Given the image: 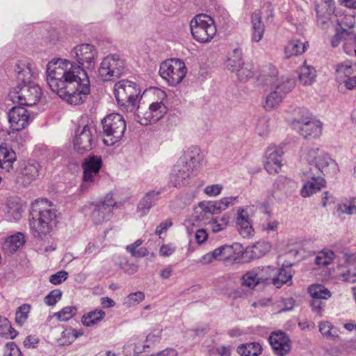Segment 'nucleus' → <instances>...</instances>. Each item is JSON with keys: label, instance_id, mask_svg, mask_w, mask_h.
Segmentation results:
<instances>
[{"label": "nucleus", "instance_id": "nucleus-17", "mask_svg": "<svg viewBox=\"0 0 356 356\" xmlns=\"http://www.w3.org/2000/svg\"><path fill=\"white\" fill-rule=\"evenodd\" d=\"M10 128L13 131H20L29 124L30 115L28 111L22 106L13 107L8 113Z\"/></svg>", "mask_w": 356, "mask_h": 356}, {"label": "nucleus", "instance_id": "nucleus-56", "mask_svg": "<svg viewBox=\"0 0 356 356\" xmlns=\"http://www.w3.org/2000/svg\"><path fill=\"white\" fill-rule=\"evenodd\" d=\"M6 347L9 353H5L4 356H22L20 350L15 343H8Z\"/></svg>", "mask_w": 356, "mask_h": 356}, {"label": "nucleus", "instance_id": "nucleus-8", "mask_svg": "<svg viewBox=\"0 0 356 356\" xmlns=\"http://www.w3.org/2000/svg\"><path fill=\"white\" fill-rule=\"evenodd\" d=\"M167 111L162 101L152 102L148 108L140 104L135 111V119L140 124L147 126L159 121L166 114Z\"/></svg>", "mask_w": 356, "mask_h": 356}, {"label": "nucleus", "instance_id": "nucleus-55", "mask_svg": "<svg viewBox=\"0 0 356 356\" xmlns=\"http://www.w3.org/2000/svg\"><path fill=\"white\" fill-rule=\"evenodd\" d=\"M66 334H70V339L68 341H65V343H72L77 337L81 336L83 334V332L81 330H76L74 329L70 328L68 330H65L63 332V335L65 336Z\"/></svg>", "mask_w": 356, "mask_h": 356}, {"label": "nucleus", "instance_id": "nucleus-27", "mask_svg": "<svg viewBox=\"0 0 356 356\" xmlns=\"http://www.w3.org/2000/svg\"><path fill=\"white\" fill-rule=\"evenodd\" d=\"M293 274L291 269V265L284 268V266L277 269L275 268V274L272 277V283L277 287L280 288L283 284H292L291 279Z\"/></svg>", "mask_w": 356, "mask_h": 356}, {"label": "nucleus", "instance_id": "nucleus-48", "mask_svg": "<svg viewBox=\"0 0 356 356\" xmlns=\"http://www.w3.org/2000/svg\"><path fill=\"white\" fill-rule=\"evenodd\" d=\"M236 72L237 76L241 81H245L253 75L250 64H243Z\"/></svg>", "mask_w": 356, "mask_h": 356}, {"label": "nucleus", "instance_id": "nucleus-42", "mask_svg": "<svg viewBox=\"0 0 356 356\" xmlns=\"http://www.w3.org/2000/svg\"><path fill=\"white\" fill-rule=\"evenodd\" d=\"M257 275H258L257 274L254 268L247 272L242 277V284L250 289H253L255 286L260 283L259 279H257L258 277Z\"/></svg>", "mask_w": 356, "mask_h": 356}, {"label": "nucleus", "instance_id": "nucleus-51", "mask_svg": "<svg viewBox=\"0 0 356 356\" xmlns=\"http://www.w3.org/2000/svg\"><path fill=\"white\" fill-rule=\"evenodd\" d=\"M127 299L129 305H138L145 299V294L142 291H136L129 294Z\"/></svg>", "mask_w": 356, "mask_h": 356}, {"label": "nucleus", "instance_id": "nucleus-41", "mask_svg": "<svg viewBox=\"0 0 356 356\" xmlns=\"http://www.w3.org/2000/svg\"><path fill=\"white\" fill-rule=\"evenodd\" d=\"M318 327L320 332L327 338H337L339 337L338 329L330 322H321Z\"/></svg>", "mask_w": 356, "mask_h": 356}, {"label": "nucleus", "instance_id": "nucleus-9", "mask_svg": "<svg viewBox=\"0 0 356 356\" xmlns=\"http://www.w3.org/2000/svg\"><path fill=\"white\" fill-rule=\"evenodd\" d=\"M294 86V82L288 76H282L276 79L273 84V90L267 95L264 108L266 111L277 107Z\"/></svg>", "mask_w": 356, "mask_h": 356}, {"label": "nucleus", "instance_id": "nucleus-58", "mask_svg": "<svg viewBox=\"0 0 356 356\" xmlns=\"http://www.w3.org/2000/svg\"><path fill=\"white\" fill-rule=\"evenodd\" d=\"M207 225L212 232L215 233L219 232L225 229L224 227V225H222L217 218H213Z\"/></svg>", "mask_w": 356, "mask_h": 356}, {"label": "nucleus", "instance_id": "nucleus-36", "mask_svg": "<svg viewBox=\"0 0 356 356\" xmlns=\"http://www.w3.org/2000/svg\"><path fill=\"white\" fill-rule=\"evenodd\" d=\"M299 81L305 86L311 85L315 80L316 70L314 67L304 64L299 70Z\"/></svg>", "mask_w": 356, "mask_h": 356}, {"label": "nucleus", "instance_id": "nucleus-13", "mask_svg": "<svg viewBox=\"0 0 356 356\" xmlns=\"http://www.w3.org/2000/svg\"><path fill=\"white\" fill-rule=\"evenodd\" d=\"M300 158L302 161H305L309 164L311 167H313L316 161L318 166H321L320 164H321V161H325L328 166L326 169L324 168L326 172H337L339 171L337 162L327 154L320 150L318 148L304 149L301 154Z\"/></svg>", "mask_w": 356, "mask_h": 356}, {"label": "nucleus", "instance_id": "nucleus-39", "mask_svg": "<svg viewBox=\"0 0 356 356\" xmlns=\"http://www.w3.org/2000/svg\"><path fill=\"white\" fill-rule=\"evenodd\" d=\"M257 272V279H259L260 282H266L270 280L272 281V277H273L275 271V268L267 266L263 267H258L254 268Z\"/></svg>", "mask_w": 356, "mask_h": 356}, {"label": "nucleus", "instance_id": "nucleus-63", "mask_svg": "<svg viewBox=\"0 0 356 356\" xmlns=\"http://www.w3.org/2000/svg\"><path fill=\"white\" fill-rule=\"evenodd\" d=\"M208 238V234L204 229L197 230L195 233V239L198 244L201 245L204 243Z\"/></svg>", "mask_w": 356, "mask_h": 356}, {"label": "nucleus", "instance_id": "nucleus-15", "mask_svg": "<svg viewBox=\"0 0 356 356\" xmlns=\"http://www.w3.org/2000/svg\"><path fill=\"white\" fill-rule=\"evenodd\" d=\"M95 129L92 126L86 124L83 128L76 131V134L74 138V147L75 150L83 154L92 149L95 141L93 133Z\"/></svg>", "mask_w": 356, "mask_h": 356}, {"label": "nucleus", "instance_id": "nucleus-34", "mask_svg": "<svg viewBox=\"0 0 356 356\" xmlns=\"http://www.w3.org/2000/svg\"><path fill=\"white\" fill-rule=\"evenodd\" d=\"M236 351L241 356H258L261 353L262 348L259 343L252 342L240 345Z\"/></svg>", "mask_w": 356, "mask_h": 356}, {"label": "nucleus", "instance_id": "nucleus-19", "mask_svg": "<svg viewBox=\"0 0 356 356\" xmlns=\"http://www.w3.org/2000/svg\"><path fill=\"white\" fill-rule=\"evenodd\" d=\"M303 174L308 181L304 184L301 190L302 197H309L325 186V179L320 175H316L312 169L308 171L305 170Z\"/></svg>", "mask_w": 356, "mask_h": 356}, {"label": "nucleus", "instance_id": "nucleus-14", "mask_svg": "<svg viewBox=\"0 0 356 356\" xmlns=\"http://www.w3.org/2000/svg\"><path fill=\"white\" fill-rule=\"evenodd\" d=\"M102 166V160L100 156H89L84 159L82 164L83 175L81 185V191L87 190L90 184L95 183L99 177V172Z\"/></svg>", "mask_w": 356, "mask_h": 356}, {"label": "nucleus", "instance_id": "nucleus-47", "mask_svg": "<svg viewBox=\"0 0 356 356\" xmlns=\"http://www.w3.org/2000/svg\"><path fill=\"white\" fill-rule=\"evenodd\" d=\"M327 299H312L310 306L312 310L316 314L321 316L325 307V300Z\"/></svg>", "mask_w": 356, "mask_h": 356}, {"label": "nucleus", "instance_id": "nucleus-44", "mask_svg": "<svg viewBox=\"0 0 356 356\" xmlns=\"http://www.w3.org/2000/svg\"><path fill=\"white\" fill-rule=\"evenodd\" d=\"M269 250V245L267 243H257L254 244L250 252H247V253H250V257L252 259H258L264 255L267 251Z\"/></svg>", "mask_w": 356, "mask_h": 356}, {"label": "nucleus", "instance_id": "nucleus-53", "mask_svg": "<svg viewBox=\"0 0 356 356\" xmlns=\"http://www.w3.org/2000/svg\"><path fill=\"white\" fill-rule=\"evenodd\" d=\"M321 166H318L317 165V161H316V163H314V165H313V167H310L309 168V170H312L313 172H315V173L316 175H320L321 173L324 175H329V176H334V175H336L337 172H326L325 170H324V168H328L327 165L326 164V163L325 161H321V164H320Z\"/></svg>", "mask_w": 356, "mask_h": 356}, {"label": "nucleus", "instance_id": "nucleus-52", "mask_svg": "<svg viewBox=\"0 0 356 356\" xmlns=\"http://www.w3.org/2000/svg\"><path fill=\"white\" fill-rule=\"evenodd\" d=\"M120 267L128 275H134L138 271V266L133 263H129L127 259H124L120 263Z\"/></svg>", "mask_w": 356, "mask_h": 356}, {"label": "nucleus", "instance_id": "nucleus-62", "mask_svg": "<svg viewBox=\"0 0 356 356\" xmlns=\"http://www.w3.org/2000/svg\"><path fill=\"white\" fill-rule=\"evenodd\" d=\"M268 121L265 119L259 120L257 125V130L259 136L265 135L268 131Z\"/></svg>", "mask_w": 356, "mask_h": 356}, {"label": "nucleus", "instance_id": "nucleus-18", "mask_svg": "<svg viewBox=\"0 0 356 356\" xmlns=\"http://www.w3.org/2000/svg\"><path fill=\"white\" fill-rule=\"evenodd\" d=\"M334 8L333 0H324L322 3L316 5L318 26L322 29H325L329 26Z\"/></svg>", "mask_w": 356, "mask_h": 356}, {"label": "nucleus", "instance_id": "nucleus-22", "mask_svg": "<svg viewBox=\"0 0 356 356\" xmlns=\"http://www.w3.org/2000/svg\"><path fill=\"white\" fill-rule=\"evenodd\" d=\"M243 247L238 243H234L232 245H223L215 249L218 261H235L243 253Z\"/></svg>", "mask_w": 356, "mask_h": 356}, {"label": "nucleus", "instance_id": "nucleus-2", "mask_svg": "<svg viewBox=\"0 0 356 356\" xmlns=\"http://www.w3.org/2000/svg\"><path fill=\"white\" fill-rule=\"evenodd\" d=\"M34 72L31 65L27 64L17 71L18 85L9 93V98L13 103H19L22 106H31L36 104L42 96V89L35 83L32 79Z\"/></svg>", "mask_w": 356, "mask_h": 356}, {"label": "nucleus", "instance_id": "nucleus-31", "mask_svg": "<svg viewBox=\"0 0 356 356\" xmlns=\"http://www.w3.org/2000/svg\"><path fill=\"white\" fill-rule=\"evenodd\" d=\"M161 191H151L147 192L145 197L140 201L138 206V211L141 212L142 215H146L150 209L159 200V195Z\"/></svg>", "mask_w": 356, "mask_h": 356}, {"label": "nucleus", "instance_id": "nucleus-49", "mask_svg": "<svg viewBox=\"0 0 356 356\" xmlns=\"http://www.w3.org/2000/svg\"><path fill=\"white\" fill-rule=\"evenodd\" d=\"M350 35V33L348 32L343 28H341V29H337L336 33L334 35L331 40V45L333 47H337L339 45L340 42L342 40V39H345L346 36Z\"/></svg>", "mask_w": 356, "mask_h": 356}, {"label": "nucleus", "instance_id": "nucleus-26", "mask_svg": "<svg viewBox=\"0 0 356 356\" xmlns=\"http://www.w3.org/2000/svg\"><path fill=\"white\" fill-rule=\"evenodd\" d=\"M334 68L337 80L339 82L353 76L356 72V65L349 60L337 64Z\"/></svg>", "mask_w": 356, "mask_h": 356}, {"label": "nucleus", "instance_id": "nucleus-33", "mask_svg": "<svg viewBox=\"0 0 356 356\" xmlns=\"http://www.w3.org/2000/svg\"><path fill=\"white\" fill-rule=\"evenodd\" d=\"M299 39H293L287 43L284 49L285 57L289 58L293 56H298L303 54L306 49V44Z\"/></svg>", "mask_w": 356, "mask_h": 356}, {"label": "nucleus", "instance_id": "nucleus-3", "mask_svg": "<svg viewBox=\"0 0 356 356\" xmlns=\"http://www.w3.org/2000/svg\"><path fill=\"white\" fill-rule=\"evenodd\" d=\"M56 217V211L50 208L47 200H35L31 204L29 218L32 235L41 238L45 236L50 232Z\"/></svg>", "mask_w": 356, "mask_h": 356}, {"label": "nucleus", "instance_id": "nucleus-30", "mask_svg": "<svg viewBox=\"0 0 356 356\" xmlns=\"http://www.w3.org/2000/svg\"><path fill=\"white\" fill-rule=\"evenodd\" d=\"M25 243L24 235L18 232L16 234L9 236L3 244V250L8 254L15 252Z\"/></svg>", "mask_w": 356, "mask_h": 356}, {"label": "nucleus", "instance_id": "nucleus-28", "mask_svg": "<svg viewBox=\"0 0 356 356\" xmlns=\"http://www.w3.org/2000/svg\"><path fill=\"white\" fill-rule=\"evenodd\" d=\"M252 41L257 42L260 41L265 30L264 24L261 22V13L260 10H255L252 15Z\"/></svg>", "mask_w": 356, "mask_h": 356}, {"label": "nucleus", "instance_id": "nucleus-59", "mask_svg": "<svg viewBox=\"0 0 356 356\" xmlns=\"http://www.w3.org/2000/svg\"><path fill=\"white\" fill-rule=\"evenodd\" d=\"M172 225V222L170 219H167L161 222L156 228V234L158 236H161L163 232H165Z\"/></svg>", "mask_w": 356, "mask_h": 356}, {"label": "nucleus", "instance_id": "nucleus-24", "mask_svg": "<svg viewBox=\"0 0 356 356\" xmlns=\"http://www.w3.org/2000/svg\"><path fill=\"white\" fill-rule=\"evenodd\" d=\"M39 168L37 163H24L17 177V182L24 186L29 185L38 177Z\"/></svg>", "mask_w": 356, "mask_h": 356}, {"label": "nucleus", "instance_id": "nucleus-1", "mask_svg": "<svg viewBox=\"0 0 356 356\" xmlns=\"http://www.w3.org/2000/svg\"><path fill=\"white\" fill-rule=\"evenodd\" d=\"M97 54L93 45L86 43L76 45L70 52L78 65L61 58L49 62L46 81L51 90L70 104H82L90 92V80L85 69H95Z\"/></svg>", "mask_w": 356, "mask_h": 356}, {"label": "nucleus", "instance_id": "nucleus-5", "mask_svg": "<svg viewBox=\"0 0 356 356\" xmlns=\"http://www.w3.org/2000/svg\"><path fill=\"white\" fill-rule=\"evenodd\" d=\"M140 89L138 86L129 80H121L114 86V95L122 109L132 111L137 103Z\"/></svg>", "mask_w": 356, "mask_h": 356}, {"label": "nucleus", "instance_id": "nucleus-12", "mask_svg": "<svg viewBox=\"0 0 356 356\" xmlns=\"http://www.w3.org/2000/svg\"><path fill=\"white\" fill-rule=\"evenodd\" d=\"M299 115L295 121L299 124V132L304 138H317L322 133V123L314 118L306 108H298L297 111Z\"/></svg>", "mask_w": 356, "mask_h": 356}, {"label": "nucleus", "instance_id": "nucleus-6", "mask_svg": "<svg viewBox=\"0 0 356 356\" xmlns=\"http://www.w3.org/2000/svg\"><path fill=\"white\" fill-rule=\"evenodd\" d=\"M103 142L111 146L120 141L126 131V122L119 113L107 115L102 120Z\"/></svg>", "mask_w": 356, "mask_h": 356}, {"label": "nucleus", "instance_id": "nucleus-29", "mask_svg": "<svg viewBox=\"0 0 356 356\" xmlns=\"http://www.w3.org/2000/svg\"><path fill=\"white\" fill-rule=\"evenodd\" d=\"M22 205L17 197H12L8 200L6 216L8 220H18L23 212Z\"/></svg>", "mask_w": 356, "mask_h": 356}, {"label": "nucleus", "instance_id": "nucleus-61", "mask_svg": "<svg viewBox=\"0 0 356 356\" xmlns=\"http://www.w3.org/2000/svg\"><path fill=\"white\" fill-rule=\"evenodd\" d=\"M217 260L218 257L216 254L215 250L212 252H208L207 254L203 255L200 259V262L203 264H208L211 263L213 261Z\"/></svg>", "mask_w": 356, "mask_h": 356}, {"label": "nucleus", "instance_id": "nucleus-7", "mask_svg": "<svg viewBox=\"0 0 356 356\" xmlns=\"http://www.w3.org/2000/svg\"><path fill=\"white\" fill-rule=\"evenodd\" d=\"M191 34L199 42H208L216 33V27L212 18L207 15L195 16L190 24Z\"/></svg>", "mask_w": 356, "mask_h": 356}, {"label": "nucleus", "instance_id": "nucleus-25", "mask_svg": "<svg viewBox=\"0 0 356 356\" xmlns=\"http://www.w3.org/2000/svg\"><path fill=\"white\" fill-rule=\"evenodd\" d=\"M182 163L177 161L170 175V183L175 187L184 185L192 171L190 166L184 165Z\"/></svg>", "mask_w": 356, "mask_h": 356}, {"label": "nucleus", "instance_id": "nucleus-46", "mask_svg": "<svg viewBox=\"0 0 356 356\" xmlns=\"http://www.w3.org/2000/svg\"><path fill=\"white\" fill-rule=\"evenodd\" d=\"M238 231L243 238H248L253 235L254 229L250 221L236 223Z\"/></svg>", "mask_w": 356, "mask_h": 356}, {"label": "nucleus", "instance_id": "nucleus-64", "mask_svg": "<svg viewBox=\"0 0 356 356\" xmlns=\"http://www.w3.org/2000/svg\"><path fill=\"white\" fill-rule=\"evenodd\" d=\"M279 222L277 220H269L262 225V229L268 232L277 230Z\"/></svg>", "mask_w": 356, "mask_h": 356}, {"label": "nucleus", "instance_id": "nucleus-4", "mask_svg": "<svg viewBox=\"0 0 356 356\" xmlns=\"http://www.w3.org/2000/svg\"><path fill=\"white\" fill-rule=\"evenodd\" d=\"M118 207L117 202L111 193H108L103 200L89 202L83 207V211L89 214L94 224L100 225L110 220L113 216V209Z\"/></svg>", "mask_w": 356, "mask_h": 356}, {"label": "nucleus", "instance_id": "nucleus-16", "mask_svg": "<svg viewBox=\"0 0 356 356\" xmlns=\"http://www.w3.org/2000/svg\"><path fill=\"white\" fill-rule=\"evenodd\" d=\"M284 152L282 148L276 146H270L266 151L264 156V168L269 174L277 173L282 165V155Z\"/></svg>", "mask_w": 356, "mask_h": 356}, {"label": "nucleus", "instance_id": "nucleus-45", "mask_svg": "<svg viewBox=\"0 0 356 356\" xmlns=\"http://www.w3.org/2000/svg\"><path fill=\"white\" fill-rule=\"evenodd\" d=\"M337 211L341 213H346V214H355L356 213V199L354 198L351 200L350 201L343 203V204H339L337 207Z\"/></svg>", "mask_w": 356, "mask_h": 356}, {"label": "nucleus", "instance_id": "nucleus-11", "mask_svg": "<svg viewBox=\"0 0 356 356\" xmlns=\"http://www.w3.org/2000/svg\"><path fill=\"white\" fill-rule=\"evenodd\" d=\"M124 70V63L120 56L108 55L104 58L98 69V76L103 81L119 78Z\"/></svg>", "mask_w": 356, "mask_h": 356}, {"label": "nucleus", "instance_id": "nucleus-32", "mask_svg": "<svg viewBox=\"0 0 356 356\" xmlns=\"http://www.w3.org/2000/svg\"><path fill=\"white\" fill-rule=\"evenodd\" d=\"M15 160L16 154L14 151L0 146V168L10 172Z\"/></svg>", "mask_w": 356, "mask_h": 356}, {"label": "nucleus", "instance_id": "nucleus-57", "mask_svg": "<svg viewBox=\"0 0 356 356\" xmlns=\"http://www.w3.org/2000/svg\"><path fill=\"white\" fill-rule=\"evenodd\" d=\"M250 216L248 208L241 209L240 208L237 212L236 223L249 222Z\"/></svg>", "mask_w": 356, "mask_h": 356}, {"label": "nucleus", "instance_id": "nucleus-20", "mask_svg": "<svg viewBox=\"0 0 356 356\" xmlns=\"http://www.w3.org/2000/svg\"><path fill=\"white\" fill-rule=\"evenodd\" d=\"M269 342L277 355L284 356L291 350L290 339L282 331L273 332L269 337Z\"/></svg>", "mask_w": 356, "mask_h": 356}, {"label": "nucleus", "instance_id": "nucleus-23", "mask_svg": "<svg viewBox=\"0 0 356 356\" xmlns=\"http://www.w3.org/2000/svg\"><path fill=\"white\" fill-rule=\"evenodd\" d=\"M203 157L200 149L198 147L192 146L187 149L178 161L182 162L184 165L190 166L191 170L194 171L202 165Z\"/></svg>", "mask_w": 356, "mask_h": 356}, {"label": "nucleus", "instance_id": "nucleus-40", "mask_svg": "<svg viewBox=\"0 0 356 356\" xmlns=\"http://www.w3.org/2000/svg\"><path fill=\"white\" fill-rule=\"evenodd\" d=\"M31 308L29 304H23L17 308L15 313V323L18 325L22 326L27 321Z\"/></svg>", "mask_w": 356, "mask_h": 356}, {"label": "nucleus", "instance_id": "nucleus-43", "mask_svg": "<svg viewBox=\"0 0 356 356\" xmlns=\"http://www.w3.org/2000/svg\"><path fill=\"white\" fill-rule=\"evenodd\" d=\"M77 312L75 307L67 306L63 308L60 312L54 314V316L60 321H67L72 318Z\"/></svg>", "mask_w": 356, "mask_h": 356}, {"label": "nucleus", "instance_id": "nucleus-60", "mask_svg": "<svg viewBox=\"0 0 356 356\" xmlns=\"http://www.w3.org/2000/svg\"><path fill=\"white\" fill-rule=\"evenodd\" d=\"M222 186L218 184L207 186L204 188V192L209 196H216L220 193Z\"/></svg>", "mask_w": 356, "mask_h": 356}, {"label": "nucleus", "instance_id": "nucleus-10", "mask_svg": "<svg viewBox=\"0 0 356 356\" xmlns=\"http://www.w3.org/2000/svg\"><path fill=\"white\" fill-rule=\"evenodd\" d=\"M186 72L184 62L179 58L165 60L160 65V75L171 86L179 83L185 77Z\"/></svg>", "mask_w": 356, "mask_h": 356}, {"label": "nucleus", "instance_id": "nucleus-21", "mask_svg": "<svg viewBox=\"0 0 356 356\" xmlns=\"http://www.w3.org/2000/svg\"><path fill=\"white\" fill-rule=\"evenodd\" d=\"M237 199L236 196L226 197L218 201L202 202L199 204V206L205 213L218 214L229 206L234 205L237 202Z\"/></svg>", "mask_w": 356, "mask_h": 356}, {"label": "nucleus", "instance_id": "nucleus-38", "mask_svg": "<svg viewBox=\"0 0 356 356\" xmlns=\"http://www.w3.org/2000/svg\"><path fill=\"white\" fill-rule=\"evenodd\" d=\"M105 315V312L102 309L90 312L82 317V323L87 327L91 326L102 321Z\"/></svg>", "mask_w": 356, "mask_h": 356}, {"label": "nucleus", "instance_id": "nucleus-54", "mask_svg": "<svg viewBox=\"0 0 356 356\" xmlns=\"http://www.w3.org/2000/svg\"><path fill=\"white\" fill-rule=\"evenodd\" d=\"M67 273L64 270H60L56 273L51 275L49 282L55 285L60 284L63 281H65L67 278Z\"/></svg>", "mask_w": 356, "mask_h": 356}, {"label": "nucleus", "instance_id": "nucleus-50", "mask_svg": "<svg viewBox=\"0 0 356 356\" xmlns=\"http://www.w3.org/2000/svg\"><path fill=\"white\" fill-rule=\"evenodd\" d=\"M62 292L59 289L51 291L45 298L44 302L49 306L54 305L58 300H60Z\"/></svg>", "mask_w": 356, "mask_h": 356}, {"label": "nucleus", "instance_id": "nucleus-37", "mask_svg": "<svg viewBox=\"0 0 356 356\" xmlns=\"http://www.w3.org/2000/svg\"><path fill=\"white\" fill-rule=\"evenodd\" d=\"M244 63L242 62V51L239 48L233 50L226 61V67L232 72L236 71Z\"/></svg>", "mask_w": 356, "mask_h": 356}, {"label": "nucleus", "instance_id": "nucleus-35", "mask_svg": "<svg viewBox=\"0 0 356 356\" xmlns=\"http://www.w3.org/2000/svg\"><path fill=\"white\" fill-rule=\"evenodd\" d=\"M307 291L312 299H329L332 296L331 292L325 286L319 284L310 285Z\"/></svg>", "mask_w": 356, "mask_h": 356}]
</instances>
